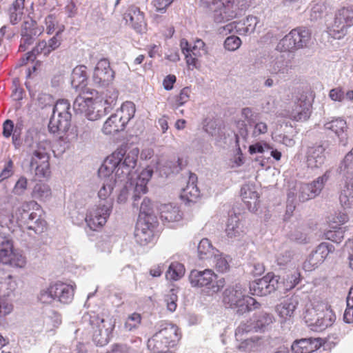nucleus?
<instances>
[{
  "label": "nucleus",
  "mask_w": 353,
  "mask_h": 353,
  "mask_svg": "<svg viewBox=\"0 0 353 353\" xmlns=\"http://www.w3.org/2000/svg\"><path fill=\"white\" fill-rule=\"evenodd\" d=\"M28 181L26 177L21 176L16 182L12 192L15 195L21 196L23 194L27 189Z\"/></svg>",
  "instance_id": "60"
},
{
  "label": "nucleus",
  "mask_w": 353,
  "mask_h": 353,
  "mask_svg": "<svg viewBox=\"0 0 353 353\" xmlns=\"http://www.w3.org/2000/svg\"><path fill=\"white\" fill-rule=\"evenodd\" d=\"M53 289V285H52L49 288L41 290L39 295V300L45 304L52 303L54 300H56V297L54 296Z\"/></svg>",
  "instance_id": "51"
},
{
  "label": "nucleus",
  "mask_w": 353,
  "mask_h": 353,
  "mask_svg": "<svg viewBox=\"0 0 353 353\" xmlns=\"http://www.w3.org/2000/svg\"><path fill=\"white\" fill-rule=\"evenodd\" d=\"M325 129L333 131L341 141L346 139L344 130L346 129V122L341 119H336L325 124Z\"/></svg>",
  "instance_id": "40"
},
{
  "label": "nucleus",
  "mask_w": 353,
  "mask_h": 353,
  "mask_svg": "<svg viewBox=\"0 0 353 353\" xmlns=\"http://www.w3.org/2000/svg\"><path fill=\"white\" fill-rule=\"evenodd\" d=\"M160 218L163 222L175 223L183 218V213L176 205L171 203L161 204L159 208Z\"/></svg>",
  "instance_id": "27"
},
{
  "label": "nucleus",
  "mask_w": 353,
  "mask_h": 353,
  "mask_svg": "<svg viewBox=\"0 0 353 353\" xmlns=\"http://www.w3.org/2000/svg\"><path fill=\"white\" fill-rule=\"evenodd\" d=\"M277 276L268 274L263 278L250 283V292L252 295L266 296L278 288Z\"/></svg>",
  "instance_id": "17"
},
{
  "label": "nucleus",
  "mask_w": 353,
  "mask_h": 353,
  "mask_svg": "<svg viewBox=\"0 0 353 353\" xmlns=\"http://www.w3.org/2000/svg\"><path fill=\"white\" fill-rule=\"evenodd\" d=\"M321 346L319 338L302 339L295 341L291 349L294 353H312Z\"/></svg>",
  "instance_id": "23"
},
{
  "label": "nucleus",
  "mask_w": 353,
  "mask_h": 353,
  "mask_svg": "<svg viewBox=\"0 0 353 353\" xmlns=\"http://www.w3.org/2000/svg\"><path fill=\"white\" fill-rule=\"evenodd\" d=\"M225 232L228 238L234 239H239L245 234L243 226L236 216L229 217Z\"/></svg>",
  "instance_id": "31"
},
{
  "label": "nucleus",
  "mask_w": 353,
  "mask_h": 353,
  "mask_svg": "<svg viewBox=\"0 0 353 353\" xmlns=\"http://www.w3.org/2000/svg\"><path fill=\"white\" fill-rule=\"evenodd\" d=\"M25 144L28 147L27 152L31 157V170H34L35 174L39 177L48 176L50 173L49 144L46 142H34L29 137L26 139Z\"/></svg>",
  "instance_id": "4"
},
{
  "label": "nucleus",
  "mask_w": 353,
  "mask_h": 353,
  "mask_svg": "<svg viewBox=\"0 0 353 353\" xmlns=\"http://www.w3.org/2000/svg\"><path fill=\"white\" fill-rule=\"evenodd\" d=\"M14 249L13 239L10 233L0 230V261L6 263Z\"/></svg>",
  "instance_id": "29"
},
{
  "label": "nucleus",
  "mask_w": 353,
  "mask_h": 353,
  "mask_svg": "<svg viewBox=\"0 0 353 353\" xmlns=\"http://www.w3.org/2000/svg\"><path fill=\"white\" fill-rule=\"evenodd\" d=\"M254 330V325L252 323H241L236 330L235 336L237 340H243L242 337L245 333Z\"/></svg>",
  "instance_id": "61"
},
{
  "label": "nucleus",
  "mask_w": 353,
  "mask_h": 353,
  "mask_svg": "<svg viewBox=\"0 0 353 353\" xmlns=\"http://www.w3.org/2000/svg\"><path fill=\"white\" fill-rule=\"evenodd\" d=\"M54 296L56 299L63 303H69L74 296V288L72 285L59 282L53 285Z\"/></svg>",
  "instance_id": "28"
},
{
  "label": "nucleus",
  "mask_w": 353,
  "mask_h": 353,
  "mask_svg": "<svg viewBox=\"0 0 353 353\" xmlns=\"http://www.w3.org/2000/svg\"><path fill=\"white\" fill-rule=\"evenodd\" d=\"M25 0H15L9 8L10 21L12 24L17 23L22 19Z\"/></svg>",
  "instance_id": "39"
},
{
  "label": "nucleus",
  "mask_w": 353,
  "mask_h": 353,
  "mask_svg": "<svg viewBox=\"0 0 353 353\" xmlns=\"http://www.w3.org/2000/svg\"><path fill=\"white\" fill-rule=\"evenodd\" d=\"M329 97L335 101H351L353 99V90H348L345 94L341 88H333L330 91Z\"/></svg>",
  "instance_id": "48"
},
{
  "label": "nucleus",
  "mask_w": 353,
  "mask_h": 353,
  "mask_svg": "<svg viewBox=\"0 0 353 353\" xmlns=\"http://www.w3.org/2000/svg\"><path fill=\"white\" fill-rule=\"evenodd\" d=\"M185 268L183 264L179 263H172L169 266L166 272L165 276L167 279L178 280L184 275Z\"/></svg>",
  "instance_id": "47"
},
{
  "label": "nucleus",
  "mask_w": 353,
  "mask_h": 353,
  "mask_svg": "<svg viewBox=\"0 0 353 353\" xmlns=\"http://www.w3.org/2000/svg\"><path fill=\"white\" fill-rule=\"evenodd\" d=\"M241 45V40L236 36L228 37L224 42V47L229 51L237 50Z\"/></svg>",
  "instance_id": "56"
},
{
  "label": "nucleus",
  "mask_w": 353,
  "mask_h": 353,
  "mask_svg": "<svg viewBox=\"0 0 353 353\" xmlns=\"http://www.w3.org/2000/svg\"><path fill=\"white\" fill-rule=\"evenodd\" d=\"M189 281L192 287H206L214 293L219 292L225 285V279L219 278L210 269L203 271L192 270L189 274Z\"/></svg>",
  "instance_id": "7"
},
{
  "label": "nucleus",
  "mask_w": 353,
  "mask_h": 353,
  "mask_svg": "<svg viewBox=\"0 0 353 353\" xmlns=\"http://www.w3.org/2000/svg\"><path fill=\"white\" fill-rule=\"evenodd\" d=\"M203 129L205 132L212 137H216L219 135L221 130L218 122L212 119L206 122V123L204 125Z\"/></svg>",
  "instance_id": "55"
},
{
  "label": "nucleus",
  "mask_w": 353,
  "mask_h": 353,
  "mask_svg": "<svg viewBox=\"0 0 353 353\" xmlns=\"http://www.w3.org/2000/svg\"><path fill=\"white\" fill-rule=\"evenodd\" d=\"M184 165L183 164V160L181 159H173L167 161L163 165L161 170L166 176L171 174H175L179 172Z\"/></svg>",
  "instance_id": "43"
},
{
  "label": "nucleus",
  "mask_w": 353,
  "mask_h": 353,
  "mask_svg": "<svg viewBox=\"0 0 353 353\" xmlns=\"http://www.w3.org/2000/svg\"><path fill=\"white\" fill-rule=\"evenodd\" d=\"M339 172L341 175L344 185L339 196L341 205L344 209H351L353 195V153L350 150L340 164Z\"/></svg>",
  "instance_id": "6"
},
{
  "label": "nucleus",
  "mask_w": 353,
  "mask_h": 353,
  "mask_svg": "<svg viewBox=\"0 0 353 353\" xmlns=\"http://www.w3.org/2000/svg\"><path fill=\"white\" fill-rule=\"evenodd\" d=\"M330 312L324 304H318L306 310L304 319L308 326L323 330L332 325Z\"/></svg>",
  "instance_id": "12"
},
{
  "label": "nucleus",
  "mask_w": 353,
  "mask_h": 353,
  "mask_svg": "<svg viewBox=\"0 0 353 353\" xmlns=\"http://www.w3.org/2000/svg\"><path fill=\"white\" fill-rule=\"evenodd\" d=\"M139 155L138 148L128 152L121 148L108 157L99 169V176H107L110 173L122 182L128 179L129 175L137 165Z\"/></svg>",
  "instance_id": "2"
},
{
  "label": "nucleus",
  "mask_w": 353,
  "mask_h": 353,
  "mask_svg": "<svg viewBox=\"0 0 353 353\" xmlns=\"http://www.w3.org/2000/svg\"><path fill=\"white\" fill-rule=\"evenodd\" d=\"M89 321L94 329L92 339L94 343L99 346L106 345L109 342L114 325L111 321H105L95 315L90 316Z\"/></svg>",
  "instance_id": "15"
},
{
  "label": "nucleus",
  "mask_w": 353,
  "mask_h": 353,
  "mask_svg": "<svg viewBox=\"0 0 353 353\" xmlns=\"http://www.w3.org/2000/svg\"><path fill=\"white\" fill-rule=\"evenodd\" d=\"M210 260L212 261L216 270L220 272H225L229 269L228 257L223 256V254L219 250L214 254L212 258Z\"/></svg>",
  "instance_id": "45"
},
{
  "label": "nucleus",
  "mask_w": 353,
  "mask_h": 353,
  "mask_svg": "<svg viewBox=\"0 0 353 353\" xmlns=\"http://www.w3.org/2000/svg\"><path fill=\"white\" fill-rule=\"evenodd\" d=\"M131 108L132 112H134L132 103H127L124 104L119 112L112 114L105 122L103 131L106 134H114L124 130L125 125L133 117V114L128 113L124 114L125 109Z\"/></svg>",
  "instance_id": "14"
},
{
  "label": "nucleus",
  "mask_w": 353,
  "mask_h": 353,
  "mask_svg": "<svg viewBox=\"0 0 353 353\" xmlns=\"http://www.w3.org/2000/svg\"><path fill=\"white\" fill-rule=\"evenodd\" d=\"M99 177L103 180L98 192L100 201L95 208L88 212L85 217L88 225L93 230H96L97 228L103 226L107 222L113 208L114 200L110 195L115 185L120 182L112 173Z\"/></svg>",
  "instance_id": "1"
},
{
  "label": "nucleus",
  "mask_w": 353,
  "mask_h": 353,
  "mask_svg": "<svg viewBox=\"0 0 353 353\" xmlns=\"http://www.w3.org/2000/svg\"><path fill=\"white\" fill-rule=\"evenodd\" d=\"M290 238L292 241L299 244H307L310 242V237L302 230L298 229L291 232Z\"/></svg>",
  "instance_id": "50"
},
{
  "label": "nucleus",
  "mask_w": 353,
  "mask_h": 353,
  "mask_svg": "<svg viewBox=\"0 0 353 353\" xmlns=\"http://www.w3.org/2000/svg\"><path fill=\"white\" fill-rule=\"evenodd\" d=\"M87 79L86 67L85 65H78L72 72L71 85L75 89L83 88L85 85Z\"/></svg>",
  "instance_id": "33"
},
{
  "label": "nucleus",
  "mask_w": 353,
  "mask_h": 353,
  "mask_svg": "<svg viewBox=\"0 0 353 353\" xmlns=\"http://www.w3.org/2000/svg\"><path fill=\"white\" fill-rule=\"evenodd\" d=\"M197 176L190 172L189 179L185 188L182 190L181 199L187 203H194L200 196V191L196 185Z\"/></svg>",
  "instance_id": "26"
},
{
  "label": "nucleus",
  "mask_w": 353,
  "mask_h": 353,
  "mask_svg": "<svg viewBox=\"0 0 353 353\" xmlns=\"http://www.w3.org/2000/svg\"><path fill=\"white\" fill-rule=\"evenodd\" d=\"M139 199V207H133L139 210V216L147 219V222L153 221L155 219L154 204L148 197H144L141 202Z\"/></svg>",
  "instance_id": "32"
},
{
  "label": "nucleus",
  "mask_w": 353,
  "mask_h": 353,
  "mask_svg": "<svg viewBox=\"0 0 353 353\" xmlns=\"http://www.w3.org/2000/svg\"><path fill=\"white\" fill-rule=\"evenodd\" d=\"M152 174V169L147 168L143 170L139 174L132 195V205L134 207H139V199L141 197L142 194L148 192L147 183L150 180Z\"/></svg>",
  "instance_id": "21"
},
{
  "label": "nucleus",
  "mask_w": 353,
  "mask_h": 353,
  "mask_svg": "<svg viewBox=\"0 0 353 353\" xmlns=\"http://www.w3.org/2000/svg\"><path fill=\"white\" fill-rule=\"evenodd\" d=\"M114 77V72L111 69L107 59L99 60L94 68L92 79L95 84L105 86L111 83Z\"/></svg>",
  "instance_id": "20"
},
{
  "label": "nucleus",
  "mask_w": 353,
  "mask_h": 353,
  "mask_svg": "<svg viewBox=\"0 0 353 353\" xmlns=\"http://www.w3.org/2000/svg\"><path fill=\"white\" fill-rule=\"evenodd\" d=\"M190 92L189 87H185L181 90L180 94L176 97L175 104L174 105V109H177L188 101Z\"/></svg>",
  "instance_id": "54"
},
{
  "label": "nucleus",
  "mask_w": 353,
  "mask_h": 353,
  "mask_svg": "<svg viewBox=\"0 0 353 353\" xmlns=\"http://www.w3.org/2000/svg\"><path fill=\"white\" fill-rule=\"evenodd\" d=\"M136 241L141 245H145L152 239V231L150 230L148 224L138 223L134 231Z\"/></svg>",
  "instance_id": "35"
},
{
  "label": "nucleus",
  "mask_w": 353,
  "mask_h": 353,
  "mask_svg": "<svg viewBox=\"0 0 353 353\" xmlns=\"http://www.w3.org/2000/svg\"><path fill=\"white\" fill-rule=\"evenodd\" d=\"M325 148L321 145L309 147L306 152V162L311 168H319L325 161Z\"/></svg>",
  "instance_id": "25"
},
{
  "label": "nucleus",
  "mask_w": 353,
  "mask_h": 353,
  "mask_svg": "<svg viewBox=\"0 0 353 353\" xmlns=\"http://www.w3.org/2000/svg\"><path fill=\"white\" fill-rule=\"evenodd\" d=\"M176 338V327L171 324H166L157 332L149 341V343L154 342V347L157 352H163L172 342H174Z\"/></svg>",
  "instance_id": "19"
},
{
  "label": "nucleus",
  "mask_w": 353,
  "mask_h": 353,
  "mask_svg": "<svg viewBox=\"0 0 353 353\" xmlns=\"http://www.w3.org/2000/svg\"><path fill=\"white\" fill-rule=\"evenodd\" d=\"M201 5L212 12L216 23L228 22L241 15L246 9L245 0H202Z\"/></svg>",
  "instance_id": "3"
},
{
  "label": "nucleus",
  "mask_w": 353,
  "mask_h": 353,
  "mask_svg": "<svg viewBox=\"0 0 353 353\" xmlns=\"http://www.w3.org/2000/svg\"><path fill=\"white\" fill-rule=\"evenodd\" d=\"M270 150H272V147L265 143H257L254 145H250L249 148V152L250 154L256 152L264 153L265 152H269Z\"/></svg>",
  "instance_id": "63"
},
{
  "label": "nucleus",
  "mask_w": 353,
  "mask_h": 353,
  "mask_svg": "<svg viewBox=\"0 0 353 353\" xmlns=\"http://www.w3.org/2000/svg\"><path fill=\"white\" fill-rule=\"evenodd\" d=\"M334 250L333 245L329 243H321L316 250L309 255L304 261L303 268L305 271H312L321 264L328 254Z\"/></svg>",
  "instance_id": "16"
},
{
  "label": "nucleus",
  "mask_w": 353,
  "mask_h": 353,
  "mask_svg": "<svg viewBox=\"0 0 353 353\" xmlns=\"http://www.w3.org/2000/svg\"><path fill=\"white\" fill-rule=\"evenodd\" d=\"M141 315L134 312L129 315L125 323V328L128 331H132L137 329L141 323Z\"/></svg>",
  "instance_id": "49"
},
{
  "label": "nucleus",
  "mask_w": 353,
  "mask_h": 353,
  "mask_svg": "<svg viewBox=\"0 0 353 353\" xmlns=\"http://www.w3.org/2000/svg\"><path fill=\"white\" fill-rule=\"evenodd\" d=\"M352 290H353V286H352L350 288L348 295L346 299L347 308L344 312L343 317L344 322L346 323H351L353 322V312H352V310L353 309V305H350V295H351Z\"/></svg>",
  "instance_id": "58"
},
{
  "label": "nucleus",
  "mask_w": 353,
  "mask_h": 353,
  "mask_svg": "<svg viewBox=\"0 0 353 353\" xmlns=\"http://www.w3.org/2000/svg\"><path fill=\"white\" fill-rule=\"evenodd\" d=\"M245 294L246 289L241 285L236 284L225 289L223 301L227 307L236 309V313L239 315L259 308L260 303Z\"/></svg>",
  "instance_id": "5"
},
{
  "label": "nucleus",
  "mask_w": 353,
  "mask_h": 353,
  "mask_svg": "<svg viewBox=\"0 0 353 353\" xmlns=\"http://www.w3.org/2000/svg\"><path fill=\"white\" fill-rule=\"evenodd\" d=\"M52 194L51 189L47 184L37 183L32 191V196L35 199L46 201L50 198Z\"/></svg>",
  "instance_id": "46"
},
{
  "label": "nucleus",
  "mask_w": 353,
  "mask_h": 353,
  "mask_svg": "<svg viewBox=\"0 0 353 353\" xmlns=\"http://www.w3.org/2000/svg\"><path fill=\"white\" fill-rule=\"evenodd\" d=\"M50 53V50L47 46V42L44 40L40 41L32 51L26 54V58L21 59L22 64H26L28 61H33L37 54H43L44 56H48Z\"/></svg>",
  "instance_id": "38"
},
{
  "label": "nucleus",
  "mask_w": 353,
  "mask_h": 353,
  "mask_svg": "<svg viewBox=\"0 0 353 353\" xmlns=\"http://www.w3.org/2000/svg\"><path fill=\"white\" fill-rule=\"evenodd\" d=\"M34 202L23 203L17 210V220L20 225H23L28 230H33L36 234H41L46 228V222L41 215L34 212H30L31 205H35Z\"/></svg>",
  "instance_id": "10"
},
{
  "label": "nucleus",
  "mask_w": 353,
  "mask_h": 353,
  "mask_svg": "<svg viewBox=\"0 0 353 353\" xmlns=\"http://www.w3.org/2000/svg\"><path fill=\"white\" fill-rule=\"evenodd\" d=\"M311 41V32L305 28L294 29L285 35L280 41L285 51H294L307 47Z\"/></svg>",
  "instance_id": "13"
},
{
  "label": "nucleus",
  "mask_w": 353,
  "mask_h": 353,
  "mask_svg": "<svg viewBox=\"0 0 353 353\" xmlns=\"http://www.w3.org/2000/svg\"><path fill=\"white\" fill-rule=\"evenodd\" d=\"M291 68L290 61L280 54L269 63L268 70L272 74H288Z\"/></svg>",
  "instance_id": "30"
},
{
  "label": "nucleus",
  "mask_w": 353,
  "mask_h": 353,
  "mask_svg": "<svg viewBox=\"0 0 353 353\" xmlns=\"http://www.w3.org/2000/svg\"><path fill=\"white\" fill-rule=\"evenodd\" d=\"M274 321L273 316L267 312H261L256 316L254 321V327L256 332L265 331Z\"/></svg>",
  "instance_id": "37"
},
{
  "label": "nucleus",
  "mask_w": 353,
  "mask_h": 353,
  "mask_svg": "<svg viewBox=\"0 0 353 353\" xmlns=\"http://www.w3.org/2000/svg\"><path fill=\"white\" fill-rule=\"evenodd\" d=\"M298 303L297 297H290L277 305L276 311L281 317L287 318L288 316H291L296 308Z\"/></svg>",
  "instance_id": "34"
},
{
  "label": "nucleus",
  "mask_w": 353,
  "mask_h": 353,
  "mask_svg": "<svg viewBox=\"0 0 353 353\" xmlns=\"http://www.w3.org/2000/svg\"><path fill=\"white\" fill-rule=\"evenodd\" d=\"M9 261L4 264H10L12 266L23 268L26 263V257L19 253H15L14 249L12 250V254L9 256Z\"/></svg>",
  "instance_id": "52"
},
{
  "label": "nucleus",
  "mask_w": 353,
  "mask_h": 353,
  "mask_svg": "<svg viewBox=\"0 0 353 353\" xmlns=\"http://www.w3.org/2000/svg\"><path fill=\"white\" fill-rule=\"evenodd\" d=\"M241 117L243 121L248 123L250 125L254 124L258 119V114L252 111L250 108H244L241 110Z\"/></svg>",
  "instance_id": "57"
},
{
  "label": "nucleus",
  "mask_w": 353,
  "mask_h": 353,
  "mask_svg": "<svg viewBox=\"0 0 353 353\" xmlns=\"http://www.w3.org/2000/svg\"><path fill=\"white\" fill-rule=\"evenodd\" d=\"M242 199L247 204L248 206L254 204L256 205L258 203L259 195L256 191L254 190V187L249 185L244 186L241 188Z\"/></svg>",
  "instance_id": "42"
},
{
  "label": "nucleus",
  "mask_w": 353,
  "mask_h": 353,
  "mask_svg": "<svg viewBox=\"0 0 353 353\" xmlns=\"http://www.w3.org/2000/svg\"><path fill=\"white\" fill-rule=\"evenodd\" d=\"M70 105L68 100L60 99L53 107L52 115L50 119L48 128L52 133L65 132L70 126Z\"/></svg>",
  "instance_id": "8"
},
{
  "label": "nucleus",
  "mask_w": 353,
  "mask_h": 353,
  "mask_svg": "<svg viewBox=\"0 0 353 353\" xmlns=\"http://www.w3.org/2000/svg\"><path fill=\"white\" fill-rule=\"evenodd\" d=\"M123 19L137 32H142L145 27V23L143 13L140 11L138 7L134 6L128 8L124 14Z\"/></svg>",
  "instance_id": "22"
},
{
  "label": "nucleus",
  "mask_w": 353,
  "mask_h": 353,
  "mask_svg": "<svg viewBox=\"0 0 353 353\" xmlns=\"http://www.w3.org/2000/svg\"><path fill=\"white\" fill-rule=\"evenodd\" d=\"M326 10L323 4H316L311 10V20L316 21L321 19Z\"/></svg>",
  "instance_id": "62"
},
{
  "label": "nucleus",
  "mask_w": 353,
  "mask_h": 353,
  "mask_svg": "<svg viewBox=\"0 0 353 353\" xmlns=\"http://www.w3.org/2000/svg\"><path fill=\"white\" fill-rule=\"evenodd\" d=\"M237 127L239 128L238 133L235 134L236 137V143L239 145V143L240 141V139L245 141L248 136V130L247 128V124L244 121H239L237 123Z\"/></svg>",
  "instance_id": "59"
},
{
  "label": "nucleus",
  "mask_w": 353,
  "mask_h": 353,
  "mask_svg": "<svg viewBox=\"0 0 353 353\" xmlns=\"http://www.w3.org/2000/svg\"><path fill=\"white\" fill-rule=\"evenodd\" d=\"M42 30L37 26L35 21L30 18L23 23L21 32V41L19 50L26 51L32 45L36 39L41 34Z\"/></svg>",
  "instance_id": "18"
},
{
  "label": "nucleus",
  "mask_w": 353,
  "mask_h": 353,
  "mask_svg": "<svg viewBox=\"0 0 353 353\" xmlns=\"http://www.w3.org/2000/svg\"><path fill=\"white\" fill-rule=\"evenodd\" d=\"M353 24L352 7H343L335 14L333 22L327 26V33L334 39H340Z\"/></svg>",
  "instance_id": "11"
},
{
  "label": "nucleus",
  "mask_w": 353,
  "mask_h": 353,
  "mask_svg": "<svg viewBox=\"0 0 353 353\" xmlns=\"http://www.w3.org/2000/svg\"><path fill=\"white\" fill-rule=\"evenodd\" d=\"M311 104L306 97L301 95L296 102L294 103L290 117L295 121H305L310 115Z\"/></svg>",
  "instance_id": "24"
},
{
  "label": "nucleus",
  "mask_w": 353,
  "mask_h": 353,
  "mask_svg": "<svg viewBox=\"0 0 353 353\" xmlns=\"http://www.w3.org/2000/svg\"><path fill=\"white\" fill-rule=\"evenodd\" d=\"M112 353H136V351L125 344H115L112 346Z\"/></svg>",
  "instance_id": "64"
},
{
  "label": "nucleus",
  "mask_w": 353,
  "mask_h": 353,
  "mask_svg": "<svg viewBox=\"0 0 353 353\" xmlns=\"http://www.w3.org/2000/svg\"><path fill=\"white\" fill-rule=\"evenodd\" d=\"M92 98L79 94L73 103V110L77 114H84L86 109L92 103Z\"/></svg>",
  "instance_id": "44"
},
{
  "label": "nucleus",
  "mask_w": 353,
  "mask_h": 353,
  "mask_svg": "<svg viewBox=\"0 0 353 353\" xmlns=\"http://www.w3.org/2000/svg\"><path fill=\"white\" fill-rule=\"evenodd\" d=\"M330 176V172L326 171L322 176L318 177L312 183L300 184L296 193L293 191H290L288 193V201L290 202V198L293 197L295 194L300 202H305L314 199L321 193Z\"/></svg>",
  "instance_id": "9"
},
{
  "label": "nucleus",
  "mask_w": 353,
  "mask_h": 353,
  "mask_svg": "<svg viewBox=\"0 0 353 353\" xmlns=\"http://www.w3.org/2000/svg\"><path fill=\"white\" fill-rule=\"evenodd\" d=\"M85 117L90 121H96L101 118L102 114L101 110L97 109V103L92 99V103L89 105L88 108L84 112Z\"/></svg>",
  "instance_id": "53"
},
{
  "label": "nucleus",
  "mask_w": 353,
  "mask_h": 353,
  "mask_svg": "<svg viewBox=\"0 0 353 353\" xmlns=\"http://www.w3.org/2000/svg\"><path fill=\"white\" fill-rule=\"evenodd\" d=\"M258 23L259 20L256 17L248 16L243 22H238V34L245 35L253 33Z\"/></svg>",
  "instance_id": "36"
},
{
  "label": "nucleus",
  "mask_w": 353,
  "mask_h": 353,
  "mask_svg": "<svg viewBox=\"0 0 353 353\" xmlns=\"http://www.w3.org/2000/svg\"><path fill=\"white\" fill-rule=\"evenodd\" d=\"M197 250L201 259H210L218 250L212 247L208 239H203L200 241Z\"/></svg>",
  "instance_id": "41"
}]
</instances>
